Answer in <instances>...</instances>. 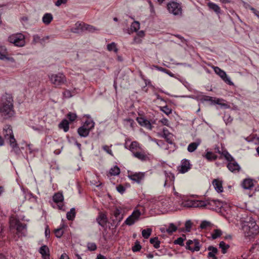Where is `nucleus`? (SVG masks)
I'll return each mask as SVG.
<instances>
[{
    "label": "nucleus",
    "mask_w": 259,
    "mask_h": 259,
    "mask_svg": "<svg viewBox=\"0 0 259 259\" xmlns=\"http://www.w3.org/2000/svg\"><path fill=\"white\" fill-rule=\"evenodd\" d=\"M15 114L13 97L11 95L6 94L2 96L0 102V115L4 119H9Z\"/></svg>",
    "instance_id": "nucleus-1"
},
{
    "label": "nucleus",
    "mask_w": 259,
    "mask_h": 259,
    "mask_svg": "<svg viewBox=\"0 0 259 259\" xmlns=\"http://www.w3.org/2000/svg\"><path fill=\"white\" fill-rule=\"evenodd\" d=\"M242 229L247 236L255 235L259 232V227L255 222L251 219L249 221L245 222L242 226Z\"/></svg>",
    "instance_id": "nucleus-2"
},
{
    "label": "nucleus",
    "mask_w": 259,
    "mask_h": 259,
    "mask_svg": "<svg viewBox=\"0 0 259 259\" xmlns=\"http://www.w3.org/2000/svg\"><path fill=\"white\" fill-rule=\"evenodd\" d=\"M49 78L51 83L54 85L55 87L64 84L67 82L66 76L62 73L51 74L49 75Z\"/></svg>",
    "instance_id": "nucleus-3"
},
{
    "label": "nucleus",
    "mask_w": 259,
    "mask_h": 259,
    "mask_svg": "<svg viewBox=\"0 0 259 259\" xmlns=\"http://www.w3.org/2000/svg\"><path fill=\"white\" fill-rule=\"evenodd\" d=\"M25 36L22 33L13 34L8 37V41L15 46L22 47L25 44Z\"/></svg>",
    "instance_id": "nucleus-4"
},
{
    "label": "nucleus",
    "mask_w": 259,
    "mask_h": 259,
    "mask_svg": "<svg viewBox=\"0 0 259 259\" xmlns=\"http://www.w3.org/2000/svg\"><path fill=\"white\" fill-rule=\"evenodd\" d=\"M113 217L111 218V225L115 227L119 225L123 218V213H122V209L120 207H116L113 211Z\"/></svg>",
    "instance_id": "nucleus-5"
},
{
    "label": "nucleus",
    "mask_w": 259,
    "mask_h": 259,
    "mask_svg": "<svg viewBox=\"0 0 259 259\" xmlns=\"http://www.w3.org/2000/svg\"><path fill=\"white\" fill-rule=\"evenodd\" d=\"M167 9L170 13L174 15H179L182 14V7L178 3L175 2L168 3L167 5Z\"/></svg>",
    "instance_id": "nucleus-6"
},
{
    "label": "nucleus",
    "mask_w": 259,
    "mask_h": 259,
    "mask_svg": "<svg viewBox=\"0 0 259 259\" xmlns=\"http://www.w3.org/2000/svg\"><path fill=\"white\" fill-rule=\"evenodd\" d=\"M75 27L71 28V31L73 33H78L79 29L82 30H87L91 32H93L97 30L95 27L92 25L81 24L78 22L75 24Z\"/></svg>",
    "instance_id": "nucleus-7"
},
{
    "label": "nucleus",
    "mask_w": 259,
    "mask_h": 259,
    "mask_svg": "<svg viewBox=\"0 0 259 259\" xmlns=\"http://www.w3.org/2000/svg\"><path fill=\"white\" fill-rule=\"evenodd\" d=\"M224 203L218 199H207V208L214 210H220L223 207Z\"/></svg>",
    "instance_id": "nucleus-8"
},
{
    "label": "nucleus",
    "mask_w": 259,
    "mask_h": 259,
    "mask_svg": "<svg viewBox=\"0 0 259 259\" xmlns=\"http://www.w3.org/2000/svg\"><path fill=\"white\" fill-rule=\"evenodd\" d=\"M145 176V172H133L130 171L128 172V177L132 181L138 184H140L141 183V181L144 180Z\"/></svg>",
    "instance_id": "nucleus-9"
},
{
    "label": "nucleus",
    "mask_w": 259,
    "mask_h": 259,
    "mask_svg": "<svg viewBox=\"0 0 259 259\" xmlns=\"http://www.w3.org/2000/svg\"><path fill=\"white\" fill-rule=\"evenodd\" d=\"M141 214V212L139 210H134L131 215H130L125 221L124 224L128 226L133 225L137 222Z\"/></svg>",
    "instance_id": "nucleus-10"
},
{
    "label": "nucleus",
    "mask_w": 259,
    "mask_h": 259,
    "mask_svg": "<svg viewBox=\"0 0 259 259\" xmlns=\"http://www.w3.org/2000/svg\"><path fill=\"white\" fill-rule=\"evenodd\" d=\"M186 248L191 250L192 252L198 251L200 250V245L199 240H188L186 242Z\"/></svg>",
    "instance_id": "nucleus-11"
},
{
    "label": "nucleus",
    "mask_w": 259,
    "mask_h": 259,
    "mask_svg": "<svg viewBox=\"0 0 259 259\" xmlns=\"http://www.w3.org/2000/svg\"><path fill=\"white\" fill-rule=\"evenodd\" d=\"M3 135L5 139L9 141V143L15 141L16 139L14 138L12 128L10 125H7L5 126L3 130Z\"/></svg>",
    "instance_id": "nucleus-12"
},
{
    "label": "nucleus",
    "mask_w": 259,
    "mask_h": 259,
    "mask_svg": "<svg viewBox=\"0 0 259 259\" xmlns=\"http://www.w3.org/2000/svg\"><path fill=\"white\" fill-rule=\"evenodd\" d=\"M214 72L218 74L222 79L227 84L229 85H233V82L230 80V78L227 76L226 72L222 70L218 67H215L214 68Z\"/></svg>",
    "instance_id": "nucleus-13"
},
{
    "label": "nucleus",
    "mask_w": 259,
    "mask_h": 259,
    "mask_svg": "<svg viewBox=\"0 0 259 259\" xmlns=\"http://www.w3.org/2000/svg\"><path fill=\"white\" fill-rule=\"evenodd\" d=\"M53 199L54 201L56 203H58V208L60 210H64L63 208V205L61 204V203L63 202L64 200L63 195L61 193H57L54 194V195L53 197Z\"/></svg>",
    "instance_id": "nucleus-14"
},
{
    "label": "nucleus",
    "mask_w": 259,
    "mask_h": 259,
    "mask_svg": "<svg viewBox=\"0 0 259 259\" xmlns=\"http://www.w3.org/2000/svg\"><path fill=\"white\" fill-rule=\"evenodd\" d=\"M191 168V165L189 161L187 159H183L181 161V165L179 167L178 169L181 173H185Z\"/></svg>",
    "instance_id": "nucleus-15"
},
{
    "label": "nucleus",
    "mask_w": 259,
    "mask_h": 259,
    "mask_svg": "<svg viewBox=\"0 0 259 259\" xmlns=\"http://www.w3.org/2000/svg\"><path fill=\"white\" fill-rule=\"evenodd\" d=\"M7 50L5 46H0V60H7L12 62H14L15 60L12 57L7 56Z\"/></svg>",
    "instance_id": "nucleus-16"
},
{
    "label": "nucleus",
    "mask_w": 259,
    "mask_h": 259,
    "mask_svg": "<svg viewBox=\"0 0 259 259\" xmlns=\"http://www.w3.org/2000/svg\"><path fill=\"white\" fill-rule=\"evenodd\" d=\"M138 123L142 126L145 128L152 130V126L149 120L143 117H138L136 119Z\"/></svg>",
    "instance_id": "nucleus-17"
},
{
    "label": "nucleus",
    "mask_w": 259,
    "mask_h": 259,
    "mask_svg": "<svg viewBox=\"0 0 259 259\" xmlns=\"http://www.w3.org/2000/svg\"><path fill=\"white\" fill-rule=\"evenodd\" d=\"M227 167L228 169L233 172H239L240 169V167L236 161L233 160L229 162L227 164Z\"/></svg>",
    "instance_id": "nucleus-18"
},
{
    "label": "nucleus",
    "mask_w": 259,
    "mask_h": 259,
    "mask_svg": "<svg viewBox=\"0 0 259 259\" xmlns=\"http://www.w3.org/2000/svg\"><path fill=\"white\" fill-rule=\"evenodd\" d=\"M96 221L100 226L105 228L107 222V216L103 213H100L96 219Z\"/></svg>",
    "instance_id": "nucleus-19"
},
{
    "label": "nucleus",
    "mask_w": 259,
    "mask_h": 259,
    "mask_svg": "<svg viewBox=\"0 0 259 259\" xmlns=\"http://www.w3.org/2000/svg\"><path fill=\"white\" fill-rule=\"evenodd\" d=\"M207 6L209 8V10L213 11L217 15H219L221 13L220 7L216 4L209 2L207 4Z\"/></svg>",
    "instance_id": "nucleus-20"
},
{
    "label": "nucleus",
    "mask_w": 259,
    "mask_h": 259,
    "mask_svg": "<svg viewBox=\"0 0 259 259\" xmlns=\"http://www.w3.org/2000/svg\"><path fill=\"white\" fill-rule=\"evenodd\" d=\"M39 253L41 254L42 257L44 259H49L50 254H49V249L46 245L42 246L39 250Z\"/></svg>",
    "instance_id": "nucleus-21"
},
{
    "label": "nucleus",
    "mask_w": 259,
    "mask_h": 259,
    "mask_svg": "<svg viewBox=\"0 0 259 259\" xmlns=\"http://www.w3.org/2000/svg\"><path fill=\"white\" fill-rule=\"evenodd\" d=\"M201 140L197 139L195 142L191 143L188 146L187 150L190 152H194L201 144Z\"/></svg>",
    "instance_id": "nucleus-22"
},
{
    "label": "nucleus",
    "mask_w": 259,
    "mask_h": 259,
    "mask_svg": "<svg viewBox=\"0 0 259 259\" xmlns=\"http://www.w3.org/2000/svg\"><path fill=\"white\" fill-rule=\"evenodd\" d=\"M133 155L134 157L143 161H147L149 159L148 156L144 152H133Z\"/></svg>",
    "instance_id": "nucleus-23"
},
{
    "label": "nucleus",
    "mask_w": 259,
    "mask_h": 259,
    "mask_svg": "<svg viewBox=\"0 0 259 259\" xmlns=\"http://www.w3.org/2000/svg\"><path fill=\"white\" fill-rule=\"evenodd\" d=\"M253 180L251 179H246L242 183V186L245 189H251L253 187Z\"/></svg>",
    "instance_id": "nucleus-24"
},
{
    "label": "nucleus",
    "mask_w": 259,
    "mask_h": 259,
    "mask_svg": "<svg viewBox=\"0 0 259 259\" xmlns=\"http://www.w3.org/2000/svg\"><path fill=\"white\" fill-rule=\"evenodd\" d=\"M207 249L209 251L208 253V257L209 259L211 258L212 259H218V258L215 256V254L218 252V249L216 247L209 246L208 247Z\"/></svg>",
    "instance_id": "nucleus-25"
},
{
    "label": "nucleus",
    "mask_w": 259,
    "mask_h": 259,
    "mask_svg": "<svg viewBox=\"0 0 259 259\" xmlns=\"http://www.w3.org/2000/svg\"><path fill=\"white\" fill-rule=\"evenodd\" d=\"M94 126L95 123L93 120L91 119H88L84 122L81 126L85 128H87V130L90 132L94 127Z\"/></svg>",
    "instance_id": "nucleus-26"
},
{
    "label": "nucleus",
    "mask_w": 259,
    "mask_h": 259,
    "mask_svg": "<svg viewBox=\"0 0 259 259\" xmlns=\"http://www.w3.org/2000/svg\"><path fill=\"white\" fill-rule=\"evenodd\" d=\"M53 19V16L51 13H46L42 17V21L46 25H49Z\"/></svg>",
    "instance_id": "nucleus-27"
},
{
    "label": "nucleus",
    "mask_w": 259,
    "mask_h": 259,
    "mask_svg": "<svg viewBox=\"0 0 259 259\" xmlns=\"http://www.w3.org/2000/svg\"><path fill=\"white\" fill-rule=\"evenodd\" d=\"M212 184L218 192L220 193L223 191V188L221 181L217 179H214L213 181Z\"/></svg>",
    "instance_id": "nucleus-28"
},
{
    "label": "nucleus",
    "mask_w": 259,
    "mask_h": 259,
    "mask_svg": "<svg viewBox=\"0 0 259 259\" xmlns=\"http://www.w3.org/2000/svg\"><path fill=\"white\" fill-rule=\"evenodd\" d=\"M59 127L61 129H63L65 132L68 131L69 126V122L66 119H63L58 125Z\"/></svg>",
    "instance_id": "nucleus-29"
},
{
    "label": "nucleus",
    "mask_w": 259,
    "mask_h": 259,
    "mask_svg": "<svg viewBox=\"0 0 259 259\" xmlns=\"http://www.w3.org/2000/svg\"><path fill=\"white\" fill-rule=\"evenodd\" d=\"M11 147L12 148L11 152H14L16 154H19L20 149L17 143L16 140L15 142L12 141L9 143Z\"/></svg>",
    "instance_id": "nucleus-30"
},
{
    "label": "nucleus",
    "mask_w": 259,
    "mask_h": 259,
    "mask_svg": "<svg viewBox=\"0 0 259 259\" xmlns=\"http://www.w3.org/2000/svg\"><path fill=\"white\" fill-rule=\"evenodd\" d=\"M90 132L82 126L79 127L77 130V133L78 135L81 137H87L89 136Z\"/></svg>",
    "instance_id": "nucleus-31"
},
{
    "label": "nucleus",
    "mask_w": 259,
    "mask_h": 259,
    "mask_svg": "<svg viewBox=\"0 0 259 259\" xmlns=\"http://www.w3.org/2000/svg\"><path fill=\"white\" fill-rule=\"evenodd\" d=\"M195 207H207V200H195Z\"/></svg>",
    "instance_id": "nucleus-32"
},
{
    "label": "nucleus",
    "mask_w": 259,
    "mask_h": 259,
    "mask_svg": "<svg viewBox=\"0 0 259 259\" xmlns=\"http://www.w3.org/2000/svg\"><path fill=\"white\" fill-rule=\"evenodd\" d=\"M150 242L151 244H153L154 248L156 249L160 247V242L158 240V237H157L150 238Z\"/></svg>",
    "instance_id": "nucleus-33"
},
{
    "label": "nucleus",
    "mask_w": 259,
    "mask_h": 259,
    "mask_svg": "<svg viewBox=\"0 0 259 259\" xmlns=\"http://www.w3.org/2000/svg\"><path fill=\"white\" fill-rule=\"evenodd\" d=\"M205 157L208 160V161H212L217 159L218 158V156L214 153H213L211 152L208 151L206 152Z\"/></svg>",
    "instance_id": "nucleus-34"
},
{
    "label": "nucleus",
    "mask_w": 259,
    "mask_h": 259,
    "mask_svg": "<svg viewBox=\"0 0 259 259\" xmlns=\"http://www.w3.org/2000/svg\"><path fill=\"white\" fill-rule=\"evenodd\" d=\"M195 200H188L183 202V205L186 207H195Z\"/></svg>",
    "instance_id": "nucleus-35"
},
{
    "label": "nucleus",
    "mask_w": 259,
    "mask_h": 259,
    "mask_svg": "<svg viewBox=\"0 0 259 259\" xmlns=\"http://www.w3.org/2000/svg\"><path fill=\"white\" fill-rule=\"evenodd\" d=\"M229 247V245L226 244L224 241L220 242L219 244V247L221 248L222 252L223 254H225L227 252V251Z\"/></svg>",
    "instance_id": "nucleus-36"
},
{
    "label": "nucleus",
    "mask_w": 259,
    "mask_h": 259,
    "mask_svg": "<svg viewBox=\"0 0 259 259\" xmlns=\"http://www.w3.org/2000/svg\"><path fill=\"white\" fill-rule=\"evenodd\" d=\"M75 208H72L66 214V217L68 220H73L75 218Z\"/></svg>",
    "instance_id": "nucleus-37"
},
{
    "label": "nucleus",
    "mask_w": 259,
    "mask_h": 259,
    "mask_svg": "<svg viewBox=\"0 0 259 259\" xmlns=\"http://www.w3.org/2000/svg\"><path fill=\"white\" fill-rule=\"evenodd\" d=\"M177 230V227L173 223L169 224L168 228L166 229V232L168 234H171L176 232Z\"/></svg>",
    "instance_id": "nucleus-38"
},
{
    "label": "nucleus",
    "mask_w": 259,
    "mask_h": 259,
    "mask_svg": "<svg viewBox=\"0 0 259 259\" xmlns=\"http://www.w3.org/2000/svg\"><path fill=\"white\" fill-rule=\"evenodd\" d=\"M221 155L223 156L228 161H231L233 160V157L228 153L227 150H223Z\"/></svg>",
    "instance_id": "nucleus-39"
},
{
    "label": "nucleus",
    "mask_w": 259,
    "mask_h": 259,
    "mask_svg": "<svg viewBox=\"0 0 259 259\" xmlns=\"http://www.w3.org/2000/svg\"><path fill=\"white\" fill-rule=\"evenodd\" d=\"M151 232H152V229L150 228L144 229L142 230V236L144 238L147 239L151 235Z\"/></svg>",
    "instance_id": "nucleus-40"
},
{
    "label": "nucleus",
    "mask_w": 259,
    "mask_h": 259,
    "mask_svg": "<svg viewBox=\"0 0 259 259\" xmlns=\"http://www.w3.org/2000/svg\"><path fill=\"white\" fill-rule=\"evenodd\" d=\"M120 172V170L117 166H115L110 170V174L112 176L118 175Z\"/></svg>",
    "instance_id": "nucleus-41"
},
{
    "label": "nucleus",
    "mask_w": 259,
    "mask_h": 259,
    "mask_svg": "<svg viewBox=\"0 0 259 259\" xmlns=\"http://www.w3.org/2000/svg\"><path fill=\"white\" fill-rule=\"evenodd\" d=\"M139 143L136 141H133L131 143L129 148H128L131 152H135L134 150H137L139 147Z\"/></svg>",
    "instance_id": "nucleus-42"
},
{
    "label": "nucleus",
    "mask_w": 259,
    "mask_h": 259,
    "mask_svg": "<svg viewBox=\"0 0 259 259\" xmlns=\"http://www.w3.org/2000/svg\"><path fill=\"white\" fill-rule=\"evenodd\" d=\"M223 118L226 124L231 123L233 121V118L231 116L230 114L228 113L225 114Z\"/></svg>",
    "instance_id": "nucleus-43"
},
{
    "label": "nucleus",
    "mask_w": 259,
    "mask_h": 259,
    "mask_svg": "<svg viewBox=\"0 0 259 259\" xmlns=\"http://www.w3.org/2000/svg\"><path fill=\"white\" fill-rule=\"evenodd\" d=\"M140 23L138 21H134L131 26V29L132 31H137L140 29Z\"/></svg>",
    "instance_id": "nucleus-44"
},
{
    "label": "nucleus",
    "mask_w": 259,
    "mask_h": 259,
    "mask_svg": "<svg viewBox=\"0 0 259 259\" xmlns=\"http://www.w3.org/2000/svg\"><path fill=\"white\" fill-rule=\"evenodd\" d=\"M107 50L109 51H113L115 52H117L118 51V49L116 48V44L114 42H111V44H108L107 46Z\"/></svg>",
    "instance_id": "nucleus-45"
},
{
    "label": "nucleus",
    "mask_w": 259,
    "mask_h": 259,
    "mask_svg": "<svg viewBox=\"0 0 259 259\" xmlns=\"http://www.w3.org/2000/svg\"><path fill=\"white\" fill-rule=\"evenodd\" d=\"M222 235V231L220 230L216 229L214 230V233L212 234L211 236L212 239H215L221 236Z\"/></svg>",
    "instance_id": "nucleus-46"
},
{
    "label": "nucleus",
    "mask_w": 259,
    "mask_h": 259,
    "mask_svg": "<svg viewBox=\"0 0 259 259\" xmlns=\"http://www.w3.org/2000/svg\"><path fill=\"white\" fill-rule=\"evenodd\" d=\"M160 110L167 115H168L171 113V109L168 108L167 106L160 107Z\"/></svg>",
    "instance_id": "nucleus-47"
},
{
    "label": "nucleus",
    "mask_w": 259,
    "mask_h": 259,
    "mask_svg": "<svg viewBox=\"0 0 259 259\" xmlns=\"http://www.w3.org/2000/svg\"><path fill=\"white\" fill-rule=\"evenodd\" d=\"M141 249V245L139 241H136L134 246L132 248V250L134 252H137L140 250Z\"/></svg>",
    "instance_id": "nucleus-48"
},
{
    "label": "nucleus",
    "mask_w": 259,
    "mask_h": 259,
    "mask_svg": "<svg viewBox=\"0 0 259 259\" xmlns=\"http://www.w3.org/2000/svg\"><path fill=\"white\" fill-rule=\"evenodd\" d=\"M32 42L34 44L37 43L40 44L41 37L38 34H34L33 35Z\"/></svg>",
    "instance_id": "nucleus-49"
},
{
    "label": "nucleus",
    "mask_w": 259,
    "mask_h": 259,
    "mask_svg": "<svg viewBox=\"0 0 259 259\" xmlns=\"http://www.w3.org/2000/svg\"><path fill=\"white\" fill-rule=\"evenodd\" d=\"M88 248L90 251H95L97 249V245L95 243L90 242L87 244Z\"/></svg>",
    "instance_id": "nucleus-50"
},
{
    "label": "nucleus",
    "mask_w": 259,
    "mask_h": 259,
    "mask_svg": "<svg viewBox=\"0 0 259 259\" xmlns=\"http://www.w3.org/2000/svg\"><path fill=\"white\" fill-rule=\"evenodd\" d=\"M54 232L57 238H60L63 234V231L62 228L56 229Z\"/></svg>",
    "instance_id": "nucleus-51"
},
{
    "label": "nucleus",
    "mask_w": 259,
    "mask_h": 259,
    "mask_svg": "<svg viewBox=\"0 0 259 259\" xmlns=\"http://www.w3.org/2000/svg\"><path fill=\"white\" fill-rule=\"evenodd\" d=\"M184 239L182 237H179L174 241V243L175 244H178L181 246H184Z\"/></svg>",
    "instance_id": "nucleus-52"
},
{
    "label": "nucleus",
    "mask_w": 259,
    "mask_h": 259,
    "mask_svg": "<svg viewBox=\"0 0 259 259\" xmlns=\"http://www.w3.org/2000/svg\"><path fill=\"white\" fill-rule=\"evenodd\" d=\"M67 117L70 121H74L76 119L77 116L75 113L69 112L67 114Z\"/></svg>",
    "instance_id": "nucleus-53"
},
{
    "label": "nucleus",
    "mask_w": 259,
    "mask_h": 259,
    "mask_svg": "<svg viewBox=\"0 0 259 259\" xmlns=\"http://www.w3.org/2000/svg\"><path fill=\"white\" fill-rule=\"evenodd\" d=\"M192 223L190 220H188L186 222L185 226L187 232H190L192 227Z\"/></svg>",
    "instance_id": "nucleus-54"
},
{
    "label": "nucleus",
    "mask_w": 259,
    "mask_h": 259,
    "mask_svg": "<svg viewBox=\"0 0 259 259\" xmlns=\"http://www.w3.org/2000/svg\"><path fill=\"white\" fill-rule=\"evenodd\" d=\"M51 38L50 36H46L41 38L40 45L44 46L46 43L48 42L50 38Z\"/></svg>",
    "instance_id": "nucleus-55"
},
{
    "label": "nucleus",
    "mask_w": 259,
    "mask_h": 259,
    "mask_svg": "<svg viewBox=\"0 0 259 259\" xmlns=\"http://www.w3.org/2000/svg\"><path fill=\"white\" fill-rule=\"evenodd\" d=\"M201 100L202 101L210 102L211 103L213 102V101L212 97H209V96H203L201 98Z\"/></svg>",
    "instance_id": "nucleus-56"
},
{
    "label": "nucleus",
    "mask_w": 259,
    "mask_h": 259,
    "mask_svg": "<svg viewBox=\"0 0 259 259\" xmlns=\"http://www.w3.org/2000/svg\"><path fill=\"white\" fill-rule=\"evenodd\" d=\"M164 174H165V177H166V179L165 182V185L166 184V183L168 181V180H167L168 177L169 178L170 181H174L175 177H174V176L172 175L171 173H168L165 171Z\"/></svg>",
    "instance_id": "nucleus-57"
},
{
    "label": "nucleus",
    "mask_w": 259,
    "mask_h": 259,
    "mask_svg": "<svg viewBox=\"0 0 259 259\" xmlns=\"http://www.w3.org/2000/svg\"><path fill=\"white\" fill-rule=\"evenodd\" d=\"M210 225V223L206 221H203L200 224V228L202 229L206 228L207 227Z\"/></svg>",
    "instance_id": "nucleus-58"
},
{
    "label": "nucleus",
    "mask_w": 259,
    "mask_h": 259,
    "mask_svg": "<svg viewBox=\"0 0 259 259\" xmlns=\"http://www.w3.org/2000/svg\"><path fill=\"white\" fill-rule=\"evenodd\" d=\"M26 229V225L20 223L17 225V231L18 232L22 231L23 230Z\"/></svg>",
    "instance_id": "nucleus-59"
},
{
    "label": "nucleus",
    "mask_w": 259,
    "mask_h": 259,
    "mask_svg": "<svg viewBox=\"0 0 259 259\" xmlns=\"http://www.w3.org/2000/svg\"><path fill=\"white\" fill-rule=\"evenodd\" d=\"M68 0H57L55 3V5L57 7H60L61 5L66 4Z\"/></svg>",
    "instance_id": "nucleus-60"
},
{
    "label": "nucleus",
    "mask_w": 259,
    "mask_h": 259,
    "mask_svg": "<svg viewBox=\"0 0 259 259\" xmlns=\"http://www.w3.org/2000/svg\"><path fill=\"white\" fill-rule=\"evenodd\" d=\"M116 189L117 191L121 194H123L125 191V188L121 185L117 186L116 187Z\"/></svg>",
    "instance_id": "nucleus-61"
},
{
    "label": "nucleus",
    "mask_w": 259,
    "mask_h": 259,
    "mask_svg": "<svg viewBox=\"0 0 259 259\" xmlns=\"http://www.w3.org/2000/svg\"><path fill=\"white\" fill-rule=\"evenodd\" d=\"M103 149L109 154L111 155V156H113L112 150L110 149L109 146L105 145L103 147Z\"/></svg>",
    "instance_id": "nucleus-62"
},
{
    "label": "nucleus",
    "mask_w": 259,
    "mask_h": 259,
    "mask_svg": "<svg viewBox=\"0 0 259 259\" xmlns=\"http://www.w3.org/2000/svg\"><path fill=\"white\" fill-rule=\"evenodd\" d=\"M154 67L156 68L158 70L165 72L166 73H168L169 72V70L166 69L162 67H159L158 66H154Z\"/></svg>",
    "instance_id": "nucleus-63"
},
{
    "label": "nucleus",
    "mask_w": 259,
    "mask_h": 259,
    "mask_svg": "<svg viewBox=\"0 0 259 259\" xmlns=\"http://www.w3.org/2000/svg\"><path fill=\"white\" fill-rule=\"evenodd\" d=\"M64 96L66 98H70L72 97L71 93L70 91L66 90L63 93Z\"/></svg>",
    "instance_id": "nucleus-64"
}]
</instances>
